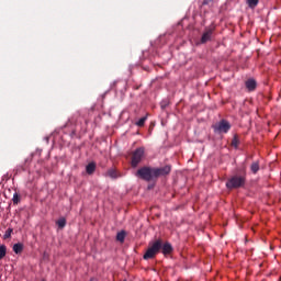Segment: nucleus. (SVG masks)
I'll use <instances>...</instances> for the list:
<instances>
[{
  "label": "nucleus",
  "instance_id": "nucleus-8",
  "mask_svg": "<svg viewBox=\"0 0 281 281\" xmlns=\"http://www.w3.org/2000/svg\"><path fill=\"white\" fill-rule=\"evenodd\" d=\"M246 89H248V91H256V87H257V82L256 79H248L246 82Z\"/></svg>",
  "mask_w": 281,
  "mask_h": 281
},
{
  "label": "nucleus",
  "instance_id": "nucleus-13",
  "mask_svg": "<svg viewBox=\"0 0 281 281\" xmlns=\"http://www.w3.org/2000/svg\"><path fill=\"white\" fill-rule=\"evenodd\" d=\"M258 3H260V0H247V5L251 10L258 7Z\"/></svg>",
  "mask_w": 281,
  "mask_h": 281
},
{
  "label": "nucleus",
  "instance_id": "nucleus-14",
  "mask_svg": "<svg viewBox=\"0 0 281 281\" xmlns=\"http://www.w3.org/2000/svg\"><path fill=\"white\" fill-rule=\"evenodd\" d=\"M124 238H126V232L122 231L117 233L116 240H119V243H124Z\"/></svg>",
  "mask_w": 281,
  "mask_h": 281
},
{
  "label": "nucleus",
  "instance_id": "nucleus-1",
  "mask_svg": "<svg viewBox=\"0 0 281 281\" xmlns=\"http://www.w3.org/2000/svg\"><path fill=\"white\" fill-rule=\"evenodd\" d=\"M172 170L170 165H166L165 167L153 168V167H142L136 171V177L142 179L143 181L155 182L159 179V177H168Z\"/></svg>",
  "mask_w": 281,
  "mask_h": 281
},
{
  "label": "nucleus",
  "instance_id": "nucleus-9",
  "mask_svg": "<svg viewBox=\"0 0 281 281\" xmlns=\"http://www.w3.org/2000/svg\"><path fill=\"white\" fill-rule=\"evenodd\" d=\"M106 177H110V179H119L120 172L113 168L109 169L105 173Z\"/></svg>",
  "mask_w": 281,
  "mask_h": 281
},
{
  "label": "nucleus",
  "instance_id": "nucleus-7",
  "mask_svg": "<svg viewBox=\"0 0 281 281\" xmlns=\"http://www.w3.org/2000/svg\"><path fill=\"white\" fill-rule=\"evenodd\" d=\"M212 34H214V30L207 29L201 37V43L204 44L207 43V41H212Z\"/></svg>",
  "mask_w": 281,
  "mask_h": 281
},
{
  "label": "nucleus",
  "instance_id": "nucleus-4",
  "mask_svg": "<svg viewBox=\"0 0 281 281\" xmlns=\"http://www.w3.org/2000/svg\"><path fill=\"white\" fill-rule=\"evenodd\" d=\"M142 159H144V147H139L133 151L131 160L132 168H137L142 164Z\"/></svg>",
  "mask_w": 281,
  "mask_h": 281
},
{
  "label": "nucleus",
  "instance_id": "nucleus-15",
  "mask_svg": "<svg viewBox=\"0 0 281 281\" xmlns=\"http://www.w3.org/2000/svg\"><path fill=\"white\" fill-rule=\"evenodd\" d=\"M146 120H148V116H143L140 117L135 124L136 126H138L139 128H142V126H144L146 124Z\"/></svg>",
  "mask_w": 281,
  "mask_h": 281
},
{
  "label": "nucleus",
  "instance_id": "nucleus-12",
  "mask_svg": "<svg viewBox=\"0 0 281 281\" xmlns=\"http://www.w3.org/2000/svg\"><path fill=\"white\" fill-rule=\"evenodd\" d=\"M13 251L14 254H23V244L18 243L13 245Z\"/></svg>",
  "mask_w": 281,
  "mask_h": 281
},
{
  "label": "nucleus",
  "instance_id": "nucleus-16",
  "mask_svg": "<svg viewBox=\"0 0 281 281\" xmlns=\"http://www.w3.org/2000/svg\"><path fill=\"white\" fill-rule=\"evenodd\" d=\"M7 251H8V248L5 247V245H1L0 246V260H3V258H5Z\"/></svg>",
  "mask_w": 281,
  "mask_h": 281
},
{
  "label": "nucleus",
  "instance_id": "nucleus-2",
  "mask_svg": "<svg viewBox=\"0 0 281 281\" xmlns=\"http://www.w3.org/2000/svg\"><path fill=\"white\" fill-rule=\"evenodd\" d=\"M239 176L235 175L227 179L226 188L227 190H238V188H244L247 183V169H238Z\"/></svg>",
  "mask_w": 281,
  "mask_h": 281
},
{
  "label": "nucleus",
  "instance_id": "nucleus-10",
  "mask_svg": "<svg viewBox=\"0 0 281 281\" xmlns=\"http://www.w3.org/2000/svg\"><path fill=\"white\" fill-rule=\"evenodd\" d=\"M95 168H97V165L95 162H89L87 166H86V172L87 175H93V172H95Z\"/></svg>",
  "mask_w": 281,
  "mask_h": 281
},
{
  "label": "nucleus",
  "instance_id": "nucleus-6",
  "mask_svg": "<svg viewBox=\"0 0 281 281\" xmlns=\"http://www.w3.org/2000/svg\"><path fill=\"white\" fill-rule=\"evenodd\" d=\"M160 250L162 251L164 256H168L172 254V245L170 243H165L161 240V248Z\"/></svg>",
  "mask_w": 281,
  "mask_h": 281
},
{
  "label": "nucleus",
  "instance_id": "nucleus-17",
  "mask_svg": "<svg viewBox=\"0 0 281 281\" xmlns=\"http://www.w3.org/2000/svg\"><path fill=\"white\" fill-rule=\"evenodd\" d=\"M238 144H240V140H238V135H235L232 139L231 146L238 148Z\"/></svg>",
  "mask_w": 281,
  "mask_h": 281
},
{
  "label": "nucleus",
  "instance_id": "nucleus-19",
  "mask_svg": "<svg viewBox=\"0 0 281 281\" xmlns=\"http://www.w3.org/2000/svg\"><path fill=\"white\" fill-rule=\"evenodd\" d=\"M56 223H57L58 227H60V229H63V227H65V225H67V220L59 218Z\"/></svg>",
  "mask_w": 281,
  "mask_h": 281
},
{
  "label": "nucleus",
  "instance_id": "nucleus-3",
  "mask_svg": "<svg viewBox=\"0 0 281 281\" xmlns=\"http://www.w3.org/2000/svg\"><path fill=\"white\" fill-rule=\"evenodd\" d=\"M161 251V239H157L154 243L149 244L146 252L143 256L144 260H153L156 258L157 254Z\"/></svg>",
  "mask_w": 281,
  "mask_h": 281
},
{
  "label": "nucleus",
  "instance_id": "nucleus-21",
  "mask_svg": "<svg viewBox=\"0 0 281 281\" xmlns=\"http://www.w3.org/2000/svg\"><path fill=\"white\" fill-rule=\"evenodd\" d=\"M212 3V0H203L202 5H210Z\"/></svg>",
  "mask_w": 281,
  "mask_h": 281
},
{
  "label": "nucleus",
  "instance_id": "nucleus-20",
  "mask_svg": "<svg viewBox=\"0 0 281 281\" xmlns=\"http://www.w3.org/2000/svg\"><path fill=\"white\" fill-rule=\"evenodd\" d=\"M14 205H19L21 198L19 196V193H14L13 194V199H12Z\"/></svg>",
  "mask_w": 281,
  "mask_h": 281
},
{
  "label": "nucleus",
  "instance_id": "nucleus-5",
  "mask_svg": "<svg viewBox=\"0 0 281 281\" xmlns=\"http://www.w3.org/2000/svg\"><path fill=\"white\" fill-rule=\"evenodd\" d=\"M232 124L227 120H221L218 123L213 125L214 133H229Z\"/></svg>",
  "mask_w": 281,
  "mask_h": 281
},
{
  "label": "nucleus",
  "instance_id": "nucleus-11",
  "mask_svg": "<svg viewBox=\"0 0 281 281\" xmlns=\"http://www.w3.org/2000/svg\"><path fill=\"white\" fill-rule=\"evenodd\" d=\"M250 170L252 175H258V171L260 170V162L259 161L252 162L250 166Z\"/></svg>",
  "mask_w": 281,
  "mask_h": 281
},
{
  "label": "nucleus",
  "instance_id": "nucleus-18",
  "mask_svg": "<svg viewBox=\"0 0 281 281\" xmlns=\"http://www.w3.org/2000/svg\"><path fill=\"white\" fill-rule=\"evenodd\" d=\"M12 232H14V229L8 228V229L5 231V233H4V235H3V239H4V240H8V238H11Z\"/></svg>",
  "mask_w": 281,
  "mask_h": 281
}]
</instances>
